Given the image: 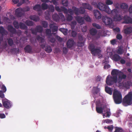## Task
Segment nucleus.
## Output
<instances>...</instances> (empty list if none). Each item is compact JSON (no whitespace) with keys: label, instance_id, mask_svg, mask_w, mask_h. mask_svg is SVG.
Masks as SVG:
<instances>
[{"label":"nucleus","instance_id":"nucleus-64","mask_svg":"<svg viewBox=\"0 0 132 132\" xmlns=\"http://www.w3.org/2000/svg\"><path fill=\"white\" fill-rule=\"evenodd\" d=\"M122 130V128L118 127H116L114 132H119L120 130Z\"/></svg>","mask_w":132,"mask_h":132},{"label":"nucleus","instance_id":"nucleus-37","mask_svg":"<svg viewBox=\"0 0 132 132\" xmlns=\"http://www.w3.org/2000/svg\"><path fill=\"white\" fill-rule=\"evenodd\" d=\"M41 7L42 9L45 10L48 9V6L46 3H43L42 4Z\"/></svg>","mask_w":132,"mask_h":132},{"label":"nucleus","instance_id":"nucleus-34","mask_svg":"<svg viewBox=\"0 0 132 132\" xmlns=\"http://www.w3.org/2000/svg\"><path fill=\"white\" fill-rule=\"evenodd\" d=\"M66 9L67 11L66 12H64V13H65L67 14L68 13H69L70 14V15H73L74 12L73 11V10H72L71 9H69L67 10L66 8Z\"/></svg>","mask_w":132,"mask_h":132},{"label":"nucleus","instance_id":"nucleus-56","mask_svg":"<svg viewBox=\"0 0 132 132\" xmlns=\"http://www.w3.org/2000/svg\"><path fill=\"white\" fill-rule=\"evenodd\" d=\"M79 41L80 42L83 41V37L81 34H79L78 36Z\"/></svg>","mask_w":132,"mask_h":132},{"label":"nucleus","instance_id":"nucleus-29","mask_svg":"<svg viewBox=\"0 0 132 132\" xmlns=\"http://www.w3.org/2000/svg\"><path fill=\"white\" fill-rule=\"evenodd\" d=\"M19 27L21 29L27 30L28 27L27 26L23 23L20 22L19 23Z\"/></svg>","mask_w":132,"mask_h":132},{"label":"nucleus","instance_id":"nucleus-18","mask_svg":"<svg viewBox=\"0 0 132 132\" xmlns=\"http://www.w3.org/2000/svg\"><path fill=\"white\" fill-rule=\"evenodd\" d=\"M24 50L25 52L30 53L32 52V48L31 46L29 45H27L24 47Z\"/></svg>","mask_w":132,"mask_h":132},{"label":"nucleus","instance_id":"nucleus-5","mask_svg":"<svg viewBox=\"0 0 132 132\" xmlns=\"http://www.w3.org/2000/svg\"><path fill=\"white\" fill-rule=\"evenodd\" d=\"M88 48L89 50L91 52V54L94 56L97 55L101 52V50L99 48H95L93 44H90Z\"/></svg>","mask_w":132,"mask_h":132},{"label":"nucleus","instance_id":"nucleus-20","mask_svg":"<svg viewBox=\"0 0 132 132\" xmlns=\"http://www.w3.org/2000/svg\"><path fill=\"white\" fill-rule=\"evenodd\" d=\"M0 33L1 34L2 36L5 35H6L8 32L6 31L4 28L2 26L0 27Z\"/></svg>","mask_w":132,"mask_h":132},{"label":"nucleus","instance_id":"nucleus-14","mask_svg":"<svg viewBox=\"0 0 132 132\" xmlns=\"http://www.w3.org/2000/svg\"><path fill=\"white\" fill-rule=\"evenodd\" d=\"M109 9L108 11H107V13L109 14H111V15L114 16L115 15L118 14V11L116 9H114L112 10H111L109 8Z\"/></svg>","mask_w":132,"mask_h":132},{"label":"nucleus","instance_id":"nucleus-47","mask_svg":"<svg viewBox=\"0 0 132 132\" xmlns=\"http://www.w3.org/2000/svg\"><path fill=\"white\" fill-rule=\"evenodd\" d=\"M42 24L44 28H46L48 26V23L47 21H43Z\"/></svg>","mask_w":132,"mask_h":132},{"label":"nucleus","instance_id":"nucleus-52","mask_svg":"<svg viewBox=\"0 0 132 132\" xmlns=\"http://www.w3.org/2000/svg\"><path fill=\"white\" fill-rule=\"evenodd\" d=\"M2 91L4 92H5L6 91V88L4 85H2L1 87Z\"/></svg>","mask_w":132,"mask_h":132},{"label":"nucleus","instance_id":"nucleus-30","mask_svg":"<svg viewBox=\"0 0 132 132\" xmlns=\"http://www.w3.org/2000/svg\"><path fill=\"white\" fill-rule=\"evenodd\" d=\"M100 89L97 87H94L92 90V93L93 94H97L100 91Z\"/></svg>","mask_w":132,"mask_h":132},{"label":"nucleus","instance_id":"nucleus-19","mask_svg":"<svg viewBox=\"0 0 132 132\" xmlns=\"http://www.w3.org/2000/svg\"><path fill=\"white\" fill-rule=\"evenodd\" d=\"M55 9L57 11L60 12L62 11L66 12L67 11L66 8L63 6H61L60 8L59 6H56L55 7Z\"/></svg>","mask_w":132,"mask_h":132},{"label":"nucleus","instance_id":"nucleus-13","mask_svg":"<svg viewBox=\"0 0 132 132\" xmlns=\"http://www.w3.org/2000/svg\"><path fill=\"white\" fill-rule=\"evenodd\" d=\"M75 18L78 23L81 24L84 23L85 19L83 17L80 16H77L75 17Z\"/></svg>","mask_w":132,"mask_h":132},{"label":"nucleus","instance_id":"nucleus-61","mask_svg":"<svg viewBox=\"0 0 132 132\" xmlns=\"http://www.w3.org/2000/svg\"><path fill=\"white\" fill-rule=\"evenodd\" d=\"M55 38L58 41L61 42L62 40V39L60 37L58 36H55Z\"/></svg>","mask_w":132,"mask_h":132},{"label":"nucleus","instance_id":"nucleus-54","mask_svg":"<svg viewBox=\"0 0 132 132\" xmlns=\"http://www.w3.org/2000/svg\"><path fill=\"white\" fill-rule=\"evenodd\" d=\"M62 4L65 7H67L68 5V2L66 0L64 2H63V1H62Z\"/></svg>","mask_w":132,"mask_h":132},{"label":"nucleus","instance_id":"nucleus-4","mask_svg":"<svg viewBox=\"0 0 132 132\" xmlns=\"http://www.w3.org/2000/svg\"><path fill=\"white\" fill-rule=\"evenodd\" d=\"M123 104L126 103L128 105L132 104V92H128V93L124 97L123 101Z\"/></svg>","mask_w":132,"mask_h":132},{"label":"nucleus","instance_id":"nucleus-8","mask_svg":"<svg viewBox=\"0 0 132 132\" xmlns=\"http://www.w3.org/2000/svg\"><path fill=\"white\" fill-rule=\"evenodd\" d=\"M103 21L104 24L107 25H110L112 23V19L106 16L103 17Z\"/></svg>","mask_w":132,"mask_h":132},{"label":"nucleus","instance_id":"nucleus-41","mask_svg":"<svg viewBox=\"0 0 132 132\" xmlns=\"http://www.w3.org/2000/svg\"><path fill=\"white\" fill-rule=\"evenodd\" d=\"M13 25L14 27L16 29H18L19 28V24L18 21H14L13 22Z\"/></svg>","mask_w":132,"mask_h":132},{"label":"nucleus","instance_id":"nucleus-25","mask_svg":"<svg viewBox=\"0 0 132 132\" xmlns=\"http://www.w3.org/2000/svg\"><path fill=\"white\" fill-rule=\"evenodd\" d=\"M132 32V28L130 27L124 30L125 33L126 34H129Z\"/></svg>","mask_w":132,"mask_h":132},{"label":"nucleus","instance_id":"nucleus-63","mask_svg":"<svg viewBox=\"0 0 132 132\" xmlns=\"http://www.w3.org/2000/svg\"><path fill=\"white\" fill-rule=\"evenodd\" d=\"M107 128L110 130V131H111L113 129V125H110L108 126Z\"/></svg>","mask_w":132,"mask_h":132},{"label":"nucleus","instance_id":"nucleus-28","mask_svg":"<svg viewBox=\"0 0 132 132\" xmlns=\"http://www.w3.org/2000/svg\"><path fill=\"white\" fill-rule=\"evenodd\" d=\"M51 29H47L46 30L45 33L46 36H47V37H50L51 35L54 34V33H51Z\"/></svg>","mask_w":132,"mask_h":132},{"label":"nucleus","instance_id":"nucleus-40","mask_svg":"<svg viewBox=\"0 0 132 132\" xmlns=\"http://www.w3.org/2000/svg\"><path fill=\"white\" fill-rule=\"evenodd\" d=\"M96 110L97 112L99 113H101L103 112V108L101 107H96Z\"/></svg>","mask_w":132,"mask_h":132},{"label":"nucleus","instance_id":"nucleus-49","mask_svg":"<svg viewBox=\"0 0 132 132\" xmlns=\"http://www.w3.org/2000/svg\"><path fill=\"white\" fill-rule=\"evenodd\" d=\"M77 45L79 47L82 46L84 45V43L83 41H78V42Z\"/></svg>","mask_w":132,"mask_h":132},{"label":"nucleus","instance_id":"nucleus-51","mask_svg":"<svg viewBox=\"0 0 132 132\" xmlns=\"http://www.w3.org/2000/svg\"><path fill=\"white\" fill-rule=\"evenodd\" d=\"M77 22L75 21H72L71 23L72 28H74Z\"/></svg>","mask_w":132,"mask_h":132},{"label":"nucleus","instance_id":"nucleus-22","mask_svg":"<svg viewBox=\"0 0 132 132\" xmlns=\"http://www.w3.org/2000/svg\"><path fill=\"white\" fill-rule=\"evenodd\" d=\"M55 36L54 33V34L51 35V36L50 37H48V40L50 41V42L52 43H54L55 41Z\"/></svg>","mask_w":132,"mask_h":132},{"label":"nucleus","instance_id":"nucleus-12","mask_svg":"<svg viewBox=\"0 0 132 132\" xmlns=\"http://www.w3.org/2000/svg\"><path fill=\"white\" fill-rule=\"evenodd\" d=\"M75 44L74 40L72 39H69L67 43V47L68 48L72 47Z\"/></svg>","mask_w":132,"mask_h":132},{"label":"nucleus","instance_id":"nucleus-2","mask_svg":"<svg viewBox=\"0 0 132 132\" xmlns=\"http://www.w3.org/2000/svg\"><path fill=\"white\" fill-rule=\"evenodd\" d=\"M36 39L39 43H41L40 45L42 48L45 47V51L47 53H50L52 51V49L50 46L47 45L45 47L46 43L44 42V39L43 38L39 35H37L36 37Z\"/></svg>","mask_w":132,"mask_h":132},{"label":"nucleus","instance_id":"nucleus-15","mask_svg":"<svg viewBox=\"0 0 132 132\" xmlns=\"http://www.w3.org/2000/svg\"><path fill=\"white\" fill-rule=\"evenodd\" d=\"M7 30L10 33L13 34H15L16 33V29L14 28L12 25H8L7 26Z\"/></svg>","mask_w":132,"mask_h":132},{"label":"nucleus","instance_id":"nucleus-57","mask_svg":"<svg viewBox=\"0 0 132 132\" xmlns=\"http://www.w3.org/2000/svg\"><path fill=\"white\" fill-rule=\"evenodd\" d=\"M110 50V49L108 48L107 49L106 51L107 53L109 54V56L111 57L112 55V52H109V51Z\"/></svg>","mask_w":132,"mask_h":132},{"label":"nucleus","instance_id":"nucleus-38","mask_svg":"<svg viewBox=\"0 0 132 132\" xmlns=\"http://www.w3.org/2000/svg\"><path fill=\"white\" fill-rule=\"evenodd\" d=\"M25 23L27 26H33L34 24L33 22L29 20H27Z\"/></svg>","mask_w":132,"mask_h":132},{"label":"nucleus","instance_id":"nucleus-35","mask_svg":"<svg viewBox=\"0 0 132 132\" xmlns=\"http://www.w3.org/2000/svg\"><path fill=\"white\" fill-rule=\"evenodd\" d=\"M37 32L41 33L43 31L42 27L40 26H37L36 28Z\"/></svg>","mask_w":132,"mask_h":132},{"label":"nucleus","instance_id":"nucleus-44","mask_svg":"<svg viewBox=\"0 0 132 132\" xmlns=\"http://www.w3.org/2000/svg\"><path fill=\"white\" fill-rule=\"evenodd\" d=\"M117 53L119 54L120 55L122 54L123 52V49L121 47H119L117 51Z\"/></svg>","mask_w":132,"mask_h":132},{"label":"nucleus","instance_id":"nucleus-36","mask_svg":"<svg viewBox=\"0 0 132 132\" xmlns=\"http://www.w3.org/2000/svg\"><path fill=\"white\" fill-rule=\"evenodd\" d=\"M114 18L117 21H118L121 20L122 19L121 15L118 14L114 16Z\"/></svg>","mask_w":132,"mask_h":132},{"label":"nucleus","instance_id":"nucleus-6","mask_svg":"<svg viewBox=\"0 0 132 132\" xmlns=\"http://www.w3.org/2000/svg\"><path fill=\"white\" fill-rule=\"evenodd\" d=\"M72 9L76 15H78L79 14H84L85 12V10L82 7H80L79 9L75 6H73Z\"/></svg>","mask_w":132,"mask_h":132},{"label":"nucleus","instance_id":"nucleus-46","mask_svg":"<svg viewBox=\"0 0 132 132\" xmlns=\"http://www.w3.org/2000/svg\"><path fill=\"white\" fill-rule=\"evenodd\" d=\"M105 3L107 5H111L113 4V2L112 0H106Z\"/></svg>","mask_w":132,"mask_h":132},{"label":"nucleus","instance_id":"nucleus-42","mask_svg":"<svg viewBox=\"0 0 132 132\" xmlns=\"http://www.w3.org/2000/svg\"><path fill=\"white\" fill-rule=\"evenodd\" d=\"M59 30L62 32L64 35H66L67 34L68 30L64 28H61L59 29Z\"/></svg>","mask_w":132,"mask_h":132},{"label":"nucleus","instance_id":"nucleus-3","mask_svg":"<svg viewBox=\"0 0 132 132\" xmlns=\"http://www.w3.org/2000/svg\"><path fill=\"white\" fill-rule=\"evenodd\" d=\"M113 97L116 104H119L122 102V95L121 93L118 90H114L113 93Z\"/></svg>","mask_w":132,"mask_h":132},{"label":"nucleus","instance_id":"nucleus-10","mask_svg":"<svg viewBox=\"0 0 132 132\" xmlns=\"http://www.w3.org/2000/svg\"><path fill=\"white\" fill-rule=\"evenodd\" d=\"M2 103L4 107L6 109H9L11 106V104L10 101L8 100L2 101Z\"/></svg>","mask_w":132,"mask_h":132},{"label":"nucleus","instance_id":"nucleus-50","mask_svg":"<svg viewBox=\"0 0 132 132\" xmlns=\"http://www.w3.org/2000/svg\"><path fill=\"white\" fill-rule=\"evenodd\" d=\"M52 12H53L54 11V7L53 5H50L48 6V8Z\"/></svg>","mask_w":132,"mask_h":132},{"label":"nucleus","instance_id":"nucleus-43","mask_svg":"<svg viewBox=\"0 0 132 132\" xmlns=\"http://www.w3.org/2000/svg\"><path fill=\"white\" fill-rule=\"evenodd\" d=\"M71 15L69 14H66V17L67 21H70L73 18Z\"/></svg>","mask_w":132,"mask_h":132},{"label":"nucleus","instance_id":"nucleus-62","mask_svg":"<svg viewBox=\"0 0 132 132\" xmlns=\"http://www.w3.org/2000/svg\"><path fill=\"white\" fill-rule=\"evenodd\" d=\"M128 11L130 14L132 13V5H130L129 7Z\"/></svg>","mask_w":132,"mask_h":132},{"label":"nucleus","instance_id":"nucleus-16","mask_svg":"<svg viewBox=\"0 0 132 132\" xmlns=\"http://www.w3.org/2000/svg\"><path fill=\"white\" fill-rule=\"evenodd\" d=\"M94 14L96 19H99L101 18V14L98 10H94Z\"/></svg>","mask_w":132,"mask_h":132},{"label":"nucleus","instance_id":"nucleus-24","mask_svg":"<svg viewBox=\"0 0 132 132\" xmlns=\"http://www.w3.org/2000/svg\"><path fill=\"white\" fill-rule=\"evenodd\" d=\"M33 9L38 12L42 10L41 6L39 4H36L33 7Z\"/></svg>","mask_w":132,"mask_h":132},{"label":"nucleus","instance_id":"nucleus-11","mask_svg":"<svg viewBox=\"0 0 132 132\" xmlns=\"http://www.w3.org/2000/svg\"><path fill=\"white\" fill-rule=\"evenodd\" d=\"M55 23H50L49 24V27L51 29H52L53 32H55L57 31L58 27L56 26H55Z\"/></svg>","mask_w":132,"mask_h":132},{"label":"nucleus","instance_id":"nucleus-7","mask_svg":"<svg viewBox=\"0 0 132 132\" xmlns=\"http://www.w3.org/2000/svg\"><path fill=\"white\" fill-rule=\"evenodd\" d=\"M97 7L101 11H104L107 13L108 11L109 7L107 6L104 5L103 3L99 2L97 5Z\"/></svg>","mask_w":132,"mask_h":132},{"label":"nucleus","instance_id":"nucleus-45","mask_svg":"<svg viewBox=\"0 0 132 132\" xmlns=\"http://www.w3.org/2000/svg\"><path fill=\"white\" fill-rule=\"evenodd\" d=\"M92 25L93 27L98 29H100L101 28V26L100 25L95 23H93Z\"/></svg>","mask_w":132,"mask_h":132},{"label":"nucleus","instance_id":"nucleus-39","mask_svg":"<svg viewBox=\"0 0 132 132\" xmlns=\"http://www.w3.org/2000/svg\"><path fill=\"white\" fill-rule=\"evenodd\" d=\"M7 40L8 45L10 46H12L13 44V42L12 39L10 38L7 39Z\"/></svg>","mask_w":132,"mask_h":132},{"label":"nucleus","instance_id":"nucleus-33","mask_svg":"<svg viewBox=\"0 0 132 132\" xmlns=\"http://www.w3.org/2000/svg\"><path fill=\"white\" fill-rule=\"evenodd\" d=\"M128 6V5L126 3H122L120 5V8L122 9L127 10Z\"/></svg>","mask_w":132,"mask_h":132},{"label":"nucleus","instance_id":"nucleus-21","mask_svg":"<svg viewBox=\"0 0 132 132\" xmlns=\"http://www.w3.org/2000/svg\"><path fill=\"white\" fill-rule=\"evenodd\" d=\"M85 9H87L90 10H91L92 9V7L90 4L86 3H83L82 4Z\"/></svg>","mask_w":132,"mask_h":132},{"label":"nucleus","instance_id":"nucleus-55","mask_svg":"<svg viewBox=\"0 0 132 132\" xmlns=\"http://www.w3.org/2000/svg\"><path fill=\"white\" fill-rule=\"evenodd\" d=\"M71 36L73 37H76L77 33L76 32L74 31H72L71 32Z\"/></svg>","mask_w":132,"mask_h":132},{"label":"nucleus","instance_id":"nucleus-27","mask_svg":"<svg viewBox=\"0 0 132 132\" xmlns=\"http://www.w3.org/2000/svg\"><path fill=\"white\" fill-rule=\"evenodd\" d=\"M30 19L36 22L38 21L39 20V17L36 15L30 16Z\"/></svg>","mask_w":132,"mask_h":132},{"label":"nucleus","instance_id":"nucleus-53","mask_svg":"<svg viewBox=\"0 0 132 132\" xmlns=\"http://www.w3.org/2000/svg\"><path fill=\"white\" fill-rule=\"evenodd\" d=\"M114 5L116 9H119V8L120 6V5L118 3H114Z\"/></svg>","mask_w":132,"mask_h":132},{"label":"nucleus","instance_id":"nucleus-48","mask_svg":"<svg viewBox=\"0 0 132 132\" xmlns=\"http://www.w3.org/2000/svg\"><path fill=\"white\" fill-rule=\"evenodd\" d=\"M30 30L31 31L32 34L35 35H37V32L36 28L35 29L31 28L30 29Z\"/></svg>","mask_w":132,"mask_h":132},{"label":"nucleus","instance_id":"nucleus-23","mask_svg":"<svg viewBox=\"0 0 132 132\" xmlns=\"http://www.w3.org/2000/svg\"><path fill=\"white\" fill-rule=\"evenodd\" d=\"M89 32L91 35L92 36H94L97 34V31L95 29L93 28L90 29Z\"/></svg>","mask_w":132,"mask_h":132},{"label":"nucleus","instance_id":"nucleus-26","mask_svg":"<svg viewBox=\"0 0 132 132\" xmlns=\"http://www.w3.org/2000/svg\"><path fill=\"white\" fill-rule=\"evenodd\" d=\"M113 60L115 61H117L120 60L121 57L120 56L117 54H115L113 56Z\"/></svg>","mask_w":132,"mask_h":132},{"label":"nucleus","instance_id":"nucleus-31","mask_svg":"<svg viewBox=\"0 0 132 132\" xmlns=\"http://www.w3.org/2000/svg\"><path fill=\"white\" fill-rule=\"evenodd\" d=\"M105 91L106 92L110 95H111L112 93V91L110 88L106 86L105 88Z\"/></svg>","mask_w":132,"mask_h":132},{"label":"nucleus","instance_id":"nucleus-1","mask_svg":"<svg viewBox=\"0 0 132 132\" xmlns=\"http://www.w3.org/2000/svg\"><path fill=\"white\" fill-rule=\"evenodd\" d=\"M112 76L109 75L106 77V84L109 86L113 85L114 83L118 84V86L120 88L125 87L126 89H129L132 83L130 81H127L124 82H121L122 79H125L127 77L126 75L119 70L113 69L111 72Z\"/></svg>","mask_w":132,"mask_h":132},{"label":"nucleus","instance_id":"nucleus-58","mask_svg":"<svg viewBox=\"0 0 132 132\" xmlns=\"http://www.w3.org/2000/svg\"><path fill=\"white\" fill-rule=\"evenodd\" d=\"M63 53L66 54L68 52V49L66 47H64L63 50Z\"/></svg>","mask_w":132,"mask_h":132},{"label":"nucleus","instance_id":"nucleus-32","mask_svg":"<svg viewBox=\"0 0 132 132\" xmlns=\"http://www.w3.org/2000/svg\"><path fill=\"white\" fill-rule=\"evenodd\" d=\"M52 17L53 20L56 22L59 21L60 19V17L59 15L56 14H54L52 16Z\"/></svg>","mask_w":132,"mask_h":132},{"label":"nucleus","instance_id":"nucleus-9","mask_svg":"<svg viewBox=\"0 0 132 132\" xmlns=\"http://www.w3.org/2000/svg\"><path fill=\"white\" fill-rule=\"evenodd\" d=\"M15 14L17 17H20L23 16L24 14V12L22 9L20 7L15 10Z\"/></svg>","mask_w":132,"mask_h":132},{"label":"nucleus","instance_id":"nucleus-17","mask_svg":"<svg viewBox=\"0 0 132 132\" xmlns=\"http://www.w3.org/2000/svg\"><path fill=\"white\" fill-rule=\"evenodd\" d=\"M124 22L126 24L132 23V19L127 15L125 16L124 17Z\"/></svg>","mask_w":132,"mask_h":132},{"label":"nucleus","instance_id":"nucleus-60","mask_svg":"<svg viewBox=\"0 0 132 132\" xmlns=\"http://www.w3.org/2000/svg\"><path fill=\"white\" fill-rule=\"evenodd\" d=\"M117 38L119 40L121 39L122 38V35L120 34H118L116 36Z\"/></svg>","mask_w":132,"mask_h":132},{"label":"nucleus","instance_id":"nucleus-59","mask_svg":"<svg viewBox=\"0 0 132 132\" xmlns=\"http://www.w3.org/2000/svg\"><path fill=\"white\" fill-rule=\"evenodd\" d=\"M4 93L2 90H0V97L1 98H3L4 97Z\"/></svg>","mask_w":132,"mask_h":132}]
</instances>
